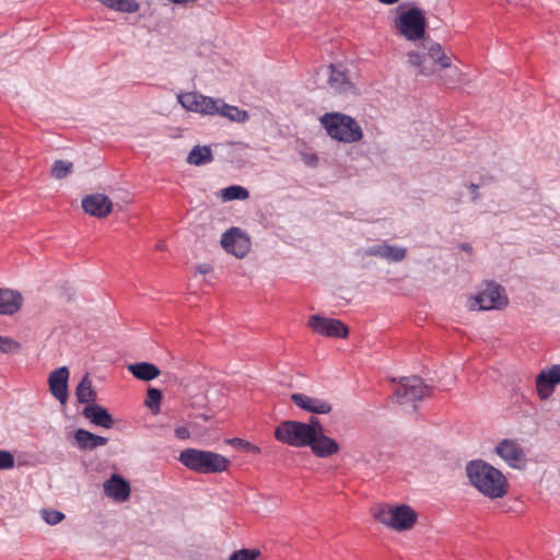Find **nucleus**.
I'll return each mask as SVG.
<instances>
[{"instance_id":"1","label":"nucleus","mask_w":560,"mask_h":560,"mask_svg":"<svg viewBox=\"0 0 560 560\" xmlns=\"http://www.w3.org/2000/svg\"><path fill=\"white\" fill-rule=\"evenodd\" d=\"M469 482L485 497L499 499L506 494L509 483L505 476L482 459H474L466 465Z\"/></svg>"},{"instance_id":"2","label":"nucleus","mask_w":560,"mask_h":560,"mask_svg":"<svg viewBox=\"0 0 560 560\" xmlns=\"http://www.w3.org/2000/svg\"><path fill=\"white\" fill-rule=\"evenodd\" d=\"M178 460L189 470L202 475L223 472L230 466V460L221 454L191 447L183 450Z\"/></svg>"},{"instance_id":"3","label":"nucleus","mask_w":560,"mask_h":560,"mask_svg":"<svg viewBox=\"0 0 560 560\" xmlns=\"http://www.w3.org/2000/svg\"><path fill=\"white\" fill-rule=\"evenodd\" d=\"M319 120L327 135L339 142L354 143L363 138L359 122L347 114L326 113Z\"/></svg>"},{"instance_id":"4","label":"nucleus","mask_w":560,"mask_h":560,"mask_svg":"<svg viewBox=\"0 0 560 560\" xmlns=\"http://www.w3.org/2000/svg\"><path fill=\"white\" fill-rule=\"evenodd\" d=\"M374 516L380 523L397 532L412 528L418 518L416 511L406 504L380 506L375 511Z\"/></svg>"},{"instance_id":"5","label":"nucleus","mask_w":560,"mask_h":560,"mask_svg":"<svg viewBox=\"0 0 560 560\" xmlns=\"http://www.w3.org/2000/svg\"><path fill=\"white\" fill-rule=\"evenodd\" d=\"M395 26L407 40L417 42L424 39L427 30L424 11L413 5L400 12L395 20Z\"/></svg>"},{"instance_id":"6","label":"nucleus","mask_w":560,"mask_h":560,"mask_svg":"<svg viewBox=\"0 0 560 560\" xmlns=\"http://www.w3.org/2000/svg\"><path fill=\"white\" fill-rule=\"evenodd\" d=\"M509 303L504 289L495 283L488 282L485 289L472 298L470 308L474 311L501 310Z\"/></svg>"},{"instance_id":"7","label":"nucleus","mask_w":560,"mask_h":560,"mask_svg":"<svg viewBox=\"0 0 560 560\" xmlns=\"http://www.w3.org/2000/svg\"><path fill=\"white\" fill-rule=\"evenodd\" d=\"M304 422L296 420H284L275 429L277 441L293 447H306L311 440L305 431Z\"/></svg>"},{"instance_id":"8","label":"nucleus","mask_w":560,"mask_h":560,"mask_svg":"<svg viewBox=\"0 0 560 560\" xmlns=\"http://www.w3.org/2000/svg\"><path fill=\"white\" fill-rule=\"evenodd\" d=\"M430 394V387L419 376L401 377L394 396L400 405L415 404Z\"/></svg>"},{"instance_id":"9","label":"nucleus","mask_w":560,"mask_h":560,"mask_svg":"<svg viewBox=\"0 0 560 560\" xmlns=\"http://www.w3.org/2000/svg\"><path fill=\"white\" fill-rule=\"evenodd\" d=\"M178 103L187 110L201 115L213 116L218 112V98L206 96L197 92L182 93L177 96Z\"/></svg>"},{"instance_id":"10","label":"nucleus","mask_w":560,"mask_h":560,"mask_svg":"<svg viewBox=\"0 0 560 560\" xmlns=\"http://www.w3.org/2000/svg\"><path fill=\"white\" fill-rule=\"evenodd\" d=\"M307 325L315 334L324 337L346 338L349 334L348 327L341 320L317 314L308 318Z\"/></svg>"},{"instance_id":"11","label":"nucleus","mask_w":560,"mask_h":560,"mask_svg":"<svg viewBox=\"0 0 560 560\" xmlns=\"http://www.w3.org/2000/svg\"><path fill=\"white\" fill-rule=\"evenodd\" d=\"M220 243L226 252L237 258L245 257L250 247L249 237L240 228H231L224 232Z\"/></svg>"},{"instance_id":"12","label":"nucleus","mask_w":560,"mask_h":560,"mask_svg":"<svg viewBox=\"0 0 560 560\" xmlns=\"http://www.w3.org/2000/svg\"><path fill=\"white\" fill-rule=\"evenodd\" d=\"M559 384L560 364H553L549 369L541 370L536 376V389L539 398L542 400L550 398Z\"/></svg>"},{"instance_id":"13","label":"nucleus","mask_w":560,"mask_h":560,"mask_svg":"<svg viewBox=\"0 0 560 560\" xmlns=\"http://www.w3.org/2000/svg\"><path fill=\"white\" fill-rule=\"evenodd\" d=\"M495 453L512 468L525 465L526 456L523 447L515 441L504 439L495 446Z\"/></svg>"},{"instance_id":"14","label":"nucleus","mask_w":560,"mask_h":560,"mask_svg":"<svg viewBox=\"0 0 560 560\" xmlns=\"http://www.w3.org/2000/svg\"><path fill=\"white\" fill-rule=\"evenodd\" d=\"M70 372L67 366L54 370L48 377V385L51 395L65 405L68 399V382Z\"/></svg>"},{"instance_id":"15","label":"nucleus","mask_w":560,"mask_h":560,"mask_svg":"<svg viewBox=\"0 0 560 560\" xmlns=\"http://www.w3.org/2000/svg\"><path fill=\"white\" fill-rule=\"evenodd\" d=\"M103 488L105 495L116 502H125L130 498V483L118 474H113L105 480Z\"/></svg>"},{"instance_id":"16","label":"nucleus","mask_w":560,"mask_h":560,"mask_svg":"<svg viewBox=\"0 0 560 560\" xmlns=\"http://www.w3.org/2000/svg\"><path fill=\"white\" fill-rule=\"evenodd\" d=\"M83 210L96 218L107 217L113 209V202L103 194H93L82 200Z\"/></svg>"},{"instance_id":"17","label":"nucleus","mask_w":560,"mask_h":560,"mask_svg":"<svg viewBox=\"0 0 560 560\" xmlns=\"http://www.w3.org/2000/svg\"><path fill=\"white\" fill-rule=\"evenodd\" d=\"M291 400L302 410L314 415H327L332 409L331 405L327 400L311 397L302 393L292 394Z\"/></svg>"},{"instance_id":"18","label":"nucleus","mask_w":560,"mask_h":560,"mask_svg":"<svg viewBox=\"0 0 560 560\" xmlns=\"http://www.w3.org/2000/svg\"><path fill=\"white\" fill-rule=\"evenodd\" d=\"M323 71L327 75V83L336 92L346 93L353 88V84L349 80L346 71L341 70L340 67L331 63L325 67Z\"/></svg>"},{"instance_id":"19","label":"nucleus","mask_w":560,"mask_h":560,"mask_svg":"<svg viewBox=\"0 0 560 560\" xmlns=\"http://www.w3.org/2000/svg\"><path fill=\"white\" fill-rule=\"evenodd\" d=\"M82 415L96 427L110 429L114 425L113 416L108 412V410L105 407L101 405H86L82 410Z\"/></svg>"},{"instance_id":"20","label":"nucleus","mask_w":560,"mask_h":560,"mask_svg":"<svg viewBox=\"0 0 560 560\" xmlns=\"http://www.w3.org/2000/svg\"><path fill=\"white\" fill-rule=\"evenodd\" d=\"M307 446L311 447L312 453L318 458H328L339 452L337 441L325 433L311 439V444Z\"/></svg>"},{"instance_id":"21","label":"nucleus","mask_w":560,"mask_h":560,"mask_svg":"<svg viewBox=\"0 0 560 560\" xmlns=\"http://www.w3.org/2000/svg\"><path fill=\"white\" fill-rule=\"evenodd\" d=\"M23 304V296L19 291L0 288V315H14Z\"/></svg>"},{"instance_id":"22","label":"nucleus","mask_w":560,"mask_h":560,"mask_svg":"<svg viewBox=\"0 0 560 560\" xmlns=\"http://www.w3.org/2000/svg\"><path fill=\"white\" fill-rule=\"evenodd\" d=\"M75 445L80 450H94L107 444V438L94 434L85 429H78L73 433Z\"/></svg>"},{"instance_id":"23","label":"nucleus","mask_w":560,"mask_h":560,"mask_svg":"<svg viewBox=\"0 0 560 560\" xmlns=\"http://www.w3.org/2000/svg\"><path fill=\"white\" fill-rule=\"evenodd\" d=\"M215 115L240 124L246 122L249 119V114L247 110L241 109L234 105H230L221 98H218V112Z\"/></svg>"},{"instance_id":"24","label":"nucleus","mask_w":560,"mask_h":560,"mask_svg":"<svg viewBox=\"0 0 560 560\" xmlns=\"http://www.w3.org/2000/svg\"><path fill=\"white\" fill-rule=\"evenodd\" d=\"M128 371L140 381H152L156 378L161 371L160 369L150 362H137L128 365Z\"/></svg>"},{"instance_id":"25","label":"nucleus","mask_w":560,"mask_h":560,"mask_svg":"<svg viewBox=\"0 0 560 560\" xmlns=\"http://www.w3.org/2000/svg\"><path fill=\"white\" fill-rule=\"evenodd\" d=\"M213 161V154L208 145H195L187 155L186 162L190 165L201 166Z\"/></svg>"},{"instance_id":"26","label":"nucleus","mask_w":560,"mask_h":560,"mask_svg":"<svg viewBox=\"0 0 560 560\" xmlns=\"http://www.w3.org/2000/svg\"><path fill=\"white\" fill-rule=\"evenodd\" d=\"M75 397L80 404H95L96 392L93 389L92 381L85 374L75 388Z\"/></svg>"},{"instance_id":"27","label":"nucleus","mask_w":560,"mask_h":560,"mask_svg":"<svg viewBox=\"0 0 560 560\" xmlns=\"http://www.w3.org/2000/svg\"><path fill=\"white\" fill-rule=\"evenodd\" d=\"M423 47L428 50V56L434 61V63H439L442 68H448L451 66L450 58L443 52L439 43L429 40L424 37Z\"/></svg>"},{"instance_id":"28","label":"nucleus","mask_w":560,"mask_h":560,"mask_svg":"<svg viewBox=\"0 0 560 560\" xmlns=\"http://www.w3.org/2000/svg\"><path fill=\"white\" fill-rule=\"evenodd\" d=\"M221 197L226 200H245L249 197V191L240 185H232L221 189Z\"/></svg>"},{"instance_id":"29","label":"nucleus","mask_w":560,"mask_h":560,"mask_svg":"<svg viewBox=\"0 0 560 560\" xmlns=\"http://www.w3.org/2000/svg\"><path fill=\"white\" fill-rule=\"evenodd\" d=\"M408 61L412 67H416L419 69V72L423 75H429L433 72L432 67H427L425 62V56L418 52V51H409L408 52Z\"/></svg>"},{"instance_id":"30","label":"nucleus","mask_w":560,"mask_h":560,"mask_svg":"<svg viewBox=\"0 0 560 560\" xmlns=\"http://www.w3.org/2000/svg\"><path fill=\"white\" fill-rule=\"evenodd\" d=\"M162 397L163 394L159 388L150 387L148 389L144 405L151 410L153 415L160 412Z\"/></svg>"},{"instance_id":"31","label":"nucleus","mask_w":560,"mask_h":560,"mask_svg":"<svg viewBox=\"0 0 560 560\" xmlns=\"http://www.w3.org/2000/svg\"><path fill=\"white\" fill-rule=\"evenodd\" d=\"M73 164L69 161L57 160L51 166V175L57 179H62L72 173Z\"/></svg>"},{"instance_id":"32","label":"nucleus","mask_w":560,"mask_h":560,"mask_svg":"<svg viewBox=\"0 0 560 560\" xmlns=\"http://www.w3.org/2000/svg\"><path fill=\"white\" fill-rule=\"evenodd\" d=\"M304 428L306 429V433L311 439L316 438L320 434H324V425L320 420L314 416H312L308 422H304Z\"/></svg>"},{"instance_id":"33","label":"nucleus","mask_w":560,"mask_h":560,"mask_svg":"<svg viewBox=\"0 0 560 560\" xmlns=\"http://www.w3.org/2000/svg\"><path fill=\"white\" fill-rule=\"evenodd\" d=\"M407 250L401 246H393L387 244L386 246V260L399 262L406 258Z\"/></svg>"},{"instance_id":"34","label":"nucleus","mask_w":560,"mask_h":560,"mask_svg":"<svg viewBox=\"0 0 560 560\" xmlns=\"http://www.w3.org/2000/svg\"><path fill=\"white\" fill-rule=\"evenodd\" d=\"M260 551L258 549L243 548L231 553L229 560H257Z\"/></svg>"},{"instance_id":"35","label":"nucleus","mask_w":560,"mask_h":560,"mask_svg":"<svg viewBox=\"0 0 560 560\" xmlns=\"http://www.w3.org/2000/svg\"><path fill=\"white\" fill-rule=\"evenodd\" d=\"M229 443L234 448L243 450V451H246L252 454L260 453V448L257 445L252 444L250 442L240 439V438H234V439L230 440Z\"/></svg>"},{"instance_id":"36","label":"nucleus","mask_w":560,"mask_h":560,"mask_svg":"<svg viewBox=\"0 0 560 560\" xmlns=\"http://www.w3.org/2000/svg\"><path fill=\"white\" fill-rule=\"evenodd\" d=\"M0 342L2 343L0 351L1 353H18L22 348L20 342L15 341L10 337L3 336L2 338H0Z\"/></svg>"},{"instance_id":"37","label":"nucleus","mask_w":560,"mask_h":560,"mask_svg":"<svg viewBox=\"0 0 560 560\" xmlns=\"http://www.w3.org/2000/svg\"><path fill=\"white\" fill-rule=\"evenodd\" d=\"M40 514L43 520L49 525H57L65 518V514L57 510L44 509L40 511Z\"/></svg>"},{"instance_id":"38","label":"nucleus","mask_w":560,"mask_h":560,"mask_svg":"<svg viewBox=\"0 0 560 560\" xmlns=\"http://www.w3.org/2000/svg\"><path fill=\"white\" fill-rule=\"evenodd\" d=\"M386 242L382 244L372 245L365 249V255L386 259Z\"/></svg>"},{"instance_id":"39","label":"nucleus","mask_w":560,"mask_h":560,"mask_svg":"<svg viewBox=\"0 0 560 560\" xmlns=\"http://www.w3.org/2000/svg\"><path fill=\"white\" fill-rule=\"evenodd\" d=\"M14 463V456L9 451L0 450V470L13 468Z\"/></svg>"},{"instance_id":"40","label":"nucleus","mask_w":560,"mask_h":560,"mask_svg":"<svg viewBox=\"0 0 560 560\" xmlns=\"http://www.w3.org/2000/svg\"><path fill=\"white\" fill-rule=\"evenodd\" d=\"M175 436L179 440H187L189 439L190 433L186 427H177L175 429Z\"/></svg>"},{"instance_id":"41","label":"nucleus","mask_w":560,"mask_h":560,"mask_svg":"<svg viewBox=\"0 0 560 560\" xmlns=\"http://www.w3.org/2000/svg\"><path fill=\"white\" fill-rule=\"evenodd\" d=\"M469 190L471 191V200L475 202L479 198V186L477 184H469L468 186Z\"/></svg>"},{"instance_id":"42","label":"nucleus","mask_w":560,"mask_h":560,"mask_svg":"<svg viewBox=\"0 0 560 560\" xmlns=\"http://www.w3.org/2000/svg\"><path fill=\"white\" fill-rule=\"evenodd\" d=\"M211 266L209 264H201L196 267V272L200 275H207L211 271Z\"/></svg>"},{"instance_id":"43","label":"nucleus","mask_w":560,"mask_h":560,"mask_svg":"<svg viewBox=\"0 0 560 560\" xmlns=\"http://www.w3.org/2000/svg\"><path fill=\"white\" fill-rule=\"evenodd\" d=\"M378 1L381 3L387 4V5H392V4L397 3L399 0H378Z\"/></svg>"},{"instance_id":"44","label":"nucleus","mask_w":560,"mask_h":560,"mask_svg":"<svg viewBox=\"0 0 560 560\" xmlns=\"http://www.w3.org/2000/svg\"><path fill=\"white\" fill-rule=\"evenodd\" d=\"M462 249L466 252H471V246L469 244H462Z\"/></svg>"},{"instance_id":"45","label":"nucleus","mask_w":560,"mask_h":560,"mask_svg":"<svg viewBox=\"0 0 560 560\" xmlns=\"http://www.w3.org/2000/svg\"><path fill=\"white\" fill-rule=\"evenodd\" d=\"M198 417L203 419L205 421H207L209 419V416H207V415H199Z\"/></svg>"}]
</instances>
